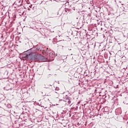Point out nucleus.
Instances as JSON below:
<instances>
[{"label": "nucleus", "instance_id": "1", "mask_svg": "<svg viewBox=\"0 0 128 128\" xmlns=\"http://www.w3.org/2000/svg\"><path fill=\"white\" fill-rule=\"evenodd\" d=\"M14 4H16V6H22V1L20 0H16Z\"/></svg>", "mask_w": 128, "mask_h": 128}, {"label": "nucleus", "instance_id": "2", "mask_svg": "<svg viewBox=\"0 0 128 128\" xmlns=\"http://www.w3.org/2000/svg\"><path fill=\"white\" fill-rule=\"evenodd\" d=\"M68 100H72V98H70V97H68V96H66V97L65 98H64V101L66 102H68Z\"/></svg>", "mask_w": 128, "mask_h": 128}, {"label": "nucleus", "instance_id": "3", "mask_svg": "<svg viewBox=\"0 0 128 128\" xmlns=\"http://www.w3.org/2000/svg\"><path fill=\"white\" fill-rule=\"evenodd\" d=\"M68 50H72V44H70L68 46H66Z\"/></svg>", "mask_w": 128, "mask_h": 128}, {"label": "nucleus", "instance_id": "4", "mask_svg": "<svg viewBox=\"0 0 128 128\" xmlns=\"http://www.w3.org/2000/svg\"><path fill=\"white\" fill-rule=\"evenodd\" d=\"M54 96L55 98H58L60 96V94H58V92H55Z\"/></svg>", "mask_w": 128, "mask_h": 128}, {"label": "nucleus", "instance_id": "5", "mask_svg": "<svg viewBox=\"0 0 128 128\" xmlns=\"http://www.w3.org/2000/svg\"><path fill=\"white\" fill-rule=\"evenodd\" d=\"M72 34H74L75 36H78V31H74L72 32Z\"/></svg>", "mask_w": 128, "mask_h": 128}, {"label": "nucleus", "instance_id": "6", "mask_svg": "<svg viewBox=\"0 0 128 128\" xmlns=\"http://www.w3.org/2000/svg\"><path fill=\"white\" fill-rule=\"evenodd\" d=\"M68 104H72V101H70V100H69V99H68Z\"/></svg>", "mask_w": 128, "mask_h": 128}, {"label": "nucleus", "instance_id": "7", "mask_svg": "<svg viewBox=\"0 0 128 128\" xmlns=\"http://www.w3.org/2000/svg\"><path fill=\"white\" fill-rule=\"evenodd\" d=\"M108 110V107H105L104 108V112H108V110Z\"/></svg>", "mask_w": 128, "mask_h": 128}, {"label": "nucleus", "instance_id": "8", "mask_svg": "<svg viewBox=\"0 0 128 128\" xmlns=\"http://www.w3.org/2000/svg\"><path fill=\"white\" fill-rule=\"evenodd\" d=\"M55 90H60V88L58 87H56L55 88Z\"/></svg>", "mask_w": 128, "mask_h": 128}, {"label": "nucleus", "instance_id": "9", "mask_svg": "<svg viewBox=\"0 0 128 128\" xmlns=\"http://www.w3.org/2000/svg\"><path fill=\"white\" fill-rule=\"evenodd\" d=\"M28 54H26V57H25V58H28Z\"/></svg>", "mask_w": 128, "mask_h": 128}, {"label": "nucleus", "instance_id": "10", "mask_svg": "<svg viewBox=\"0 0 128 128\" xmlns=\"http://www.w3.org/2000/svg\"><path fill=\"white\" fill-rule=\"evenodd\" d=\"M28 10H30V8H28Z\"/></svg>", "mask_w": 128, "mask_h": 128}, {"label": "nucleus", "instance_id": "11", "mask_svg": "<svg viewBox=\"0 0 128 128\" xmlns=\"http://www.w3.org/2000/svg\"><path fill=\"white\" fill-rule=\"evenodd\" d=\"M62 102H64V101L63 100V101H62Z\"/></svg>", "mask_w": 128, "mask_h": 128}, {"label": "nucleus", "instance_id": "12", "mask_svg": "<svg viewBox=\"0 0 128 128\" xmlns=\"http://www.w3.org/2000/svg\"><path fill=\"white\" fill-rule=\"evenodd\" d=\"M30 8H32V7L30 6Z\"/></svg>", "mask_w": 128, "mask_h": 128}, {"label": "nucleus", "instance_id": "13", "mask_svg": "<svg viewBox=\"0 0 128 128\" xmlns=\"http://www.w3.org/2000/svg\"><path fill=\"white\" fill-rule=\"evenodd\" d=\"M14 8H16V6H15Z\"/></svg>", "mask_w": 128, "mask_h": 128}, {"label": "nucleus", "instance_id": "14", "mask_svg": "<svg viewBox=\"0 0 128 128\" xmlns=\"http://www.w3.org/2000/svg\"><path fill=\"white\" fill-rule=\"evenodd\" d=\"M30 54H32V52H30Z\"/></svg>", "mask_w": 128, "mask_h": 128}]
</instances>
